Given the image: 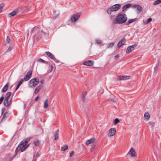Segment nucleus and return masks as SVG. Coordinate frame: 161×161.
I'll use <instances>...</instances> for the list:
<instances>
[{"label":"nucleus","mask_w":161,"mask_h":161,"mask_svg":"<svg viewBox=\"0 0 161 161\" xmlns=\"http://www.w3.org/2000/svg\"><path fill=\"white\" fill-rule=\"evenodd\" d=\"M24 81V79L23 78H21L19 82L18 83V84H17V86L16 87L15 90V91H16L18 90V89L19 88V87L21 85L22 83Z\"/></svg>","instance_id":"nucleus-22"},{"label":"nucleus","mask_w":161,"mask_h":161,"mask_svg":"<svg viewBox=\"0 0 161 161\" xmlns=\"http://www.w3.org/2000/svg\"><path fill=\"white\" fill-rule=\"evenodd\" d=\"M4 97H2L0 98V104L2 103L3 101L4 100Z\"/></svg>","instance_id":"nucleus-44"},{"label":"nucleus","mask_w":161,"mask_h":161,"mask_svg":"<svg viewBox=\"0 0 161 161\" xmlns=\"http://www.w3.org/2000/svg\"><path fill=\"white\" fill-rule=\"evenodd\" d=\"M45 53L50 58L53 60L55 62L58 63L59 61L54 56L49 52H46Z\"/></svg>","instance_id":"nucleus-6"},{"label":"nucleus","mask_w":161,"mask_h":161,"mask_svg":"<svg viewBox=\"0 0 161 161\" xmlns=\"http://www.w3.org/2000/svg\"><path fill=\"white\" fill-rule=\"evenodd\" d=\"M11 49H12L11 47H9L8 48V49L6 51L5 53L8 52L9 51H10L11 50Z\"/></svg>","instance_id":"nucleus-49"},{"label":"nucleus","mask_w":161,"mask_h":161,"mask_svg":"<svg viewBox=\"0 0 161 161\" xmlns=\"http://www.w3.org/2000/svg\"><path fill=\"white\" fill-rule=\"evenodd\" d=\"M134 50V49H133V48H132L130 46L128 47L126 49V54L129 53L131 51H133Z\"/></svg>","instance_id":"nucleus-24"},{"label":"nucleus","mask_w":161,"mask_h":161,"mask_svg":"<svg viewBox=\"0 0 161 161\" xmlns=\"http://www.w3.org/2000/svg\"><path fill=\"white\" fill-rule=\"evenodd\" d=\"M125 38H123L121 40L119 41L118 44V46L120 48L123 45H124L125 44Z\"/></svg>","instance_id":"nucleus-15"},{"label":"nucleus","mask_w":161,"mask_h":161,"mask_svg":"<svg viewBox=\"0 0 161 161\" xmlns=\"http://www.w3.org/2000/svg\"><path fill=\"white\" fill-rule=\"evenodd\" d=\"M39 96H37L35 99V100L36 101H37L39 99Z\"/></svg>","instance_id":"nucleus-53"},{"label":"nucleus","mask_w":161,"mask_h":161,"mask_svg":"<svg viewBox=\"0 0 161 161\" xmlns=\"http://www.w3.org/2000/svg\"><path fill=\"white\" fill-rule=\"evenodd\" d=\"M119 122V119L118 118H116L114 119V125H116Z\"/></svg>","instance_id":"nucleus-38"},{"label":"nucleus","mask_w":161,"mask_h":161,"mask_svg":"<svg viewBox=\"0 0 161 161\" xmlns=\"http://www.w3.org/2000/svg\"><path fill=\"white\" fill-rule=\"evenodd\" d=\"M161 3V0H157L153 3V5H156Z\"/></svg>","instance_id":"nucleus-36"},{"label":"nucleus","mask_w":161,"mask_h":161,"mask_svg":"<svg viewBox=\"0 0 161 161\" xmlns=\"http://www.w3.org/2000/svg\"><path fill=\"white\" fill-rule=\"evenodd\" d=\"M136 153L134 150V149L133 148H131L130 151L128 153L129 154H130L131 156L132 157H135L136 156Z\"/></svg>","instance_id":"nucleus-16"},{"label":"nucleus","mask_w":161,"mask_h":161,"mask_svg":"<svg viewBox=\"0 0 161 161\" xmlns=\"http://www.w3.org/2000/svg\"><path fill=\"white\" fill-rule=\"evenodd\" d=\"M74 151H73L71 152V153L70 154V157H72L74 155Z\"/></svg>","instance_id":"nucleus-51"},{"label":"nucleus","mask_w":161,"mask_h":161,"mask_svg":"<svg viewBox=\"0 0 161 161\" xmlns=\"http://www.w3.org/2000/svg\"><path fill=\"white\" fill-rule=\"evenodd\" d=\"M86 95L87 92L85 91L83 92L82 94V100L84 103L86 102L85 98L86 97Z\"/></svg>","instance_id":"nucleus-23"},{"label":"nucleus","mask_w":161,"mask_h":161,"mask_svg":"<svg viewBox=\"0 0 161 161\" xmlns=\"http://www.w3.org/2000/svg\"><path fill=\"white\" fill-rule=\"evenodd\" d=\"M116 132V129L115 128L110 129L109 130L108 135L110 136H113L115 135Z\"/></svg>","instance_id":"nucleus-9"},{"label":"nucleus","mask_w":161,"mask_h":161,"mask_svg":"<svg viewBox=\"0 0 161 161\" xmlns=\"http://www.w3.org/2000/svg\"><path fill=\"white\" fill-rule=\"evenodd\" d=\"M68 148V146L67 145H65L64 146L61 147V150L62 151H65L67 150Z\"/></svg>","instance_id":"nucleus-32"},{"label":"nucleus","mask_w":161,"mask_h":161,"mask_svg":"<svg viewBox=\"0 0 161 161\" xmlns=\"http://www.w3.org/2000/svg\"><path fill=\"white\" fill-rule=\"evenodd\" d=\"M94 64V61L92 60H88L84 62L83 64L86 65L87 66H92Z\"/></svg>","instance_id":"nucleus-12"},{"label":"nucleus","mask_w":161,"mask_h":161,"mask_svg":"<svg viewBox=\"0 0 161 161\" xmlns=\"http://www.w3.org/2000/svg\"><path fill=\"white\" fill-rule=\"evenodd\" d=\"M80 17V15H78L76 14H73L70 19L71 22L72 23H75L79 19Z\"/></svg>","instance_id":"nucleus-5"},{"label":"nucleus","mask_w":161,"mask_h":161,"mask_svg":"<svg viewBox=\"0 0 161 161\" xmlns=\"http://www.w3.org/2000/svg\"><path fill=\"white\" fill-rule=\"evenodd\" d=\"M37 160V158L35 157V156H34V157H33V161H36Z\"/></svg>","instance_id":"nucleus-52"},{"label":"nucleus","mask_w":161,"mask_h":161,"mask_svg":"<svg viewBox=\"0 0 161 161\" xmlns=\"http://www.w3.org/2000/svg\"><path fill=\"white\" fill-rule=\"evenodd\" d=\"M111 7L114 11H115L118 10L120 8L121 5L119 4H116L113 5Z\"/></svg>","instance_id":"nucleus-11"},{"label":"nucleus","mask_w":161,"mask_h":161,"mask_svg":"<svg viewBox=\"0 0 161 161\" xmlns=\"http://www.w3.org/2000/svg\"><path fill=\"white\" fill-rule=\"evenodd\" d=\"M96 141V139L94 138H92L88 140L86 142V144L87 145H89L90 144L92 143L95 142Z\"/></svg>","instance_id":"nucleus-13"},{"label":"nucleus","mask_w":161,"mask_h":161,"mask_svg":"<svg viewBox=\"0 0 161 161\" xmlns=\"http://www.w3.org/2000/svg\"><path fill=\"white\" fill-rule=\"evenodd\" d=\"M18 12V10H15L10 13L9 15L10 16H13L16 15Z\"/></svg>","instance_id":"nucleus-25"},{"label":"nucleus","mask_w":161,"mask_h":161,"mask_svg":"<svg viewBox=\"0 0 161 161\" xmlns=\"http://www.w3.org/2000/svg\"><path fill=\"white\" fill-rule=\"evenodd\" d=\"M42 87V86L41 85H40L37 86L35 89L34 93L35 94H37L39 92L40 90L41 89Z\"/></svg>","instance_id":"nucleus-17"},{"label":"nucleus","mask_w":161,"mask_h":161,"mask_svg":"<svg viewBox=\"0 0 161 161\" xmlns=\"http://www.w3.org/2000/svg\"><path fill=\"white\" fill-rule=\"evenodd\" d=\"M126 15L125 14H120L118 15L116 18L115 24H121L125 22L127 20Z\"/></svg>","instance_id":"nucleus-2"},{"label":"nucleus","mask_w":161,"mask_h":161,"mask_svg":"<svg viewBox=\"0 0 161 161\" xmlns=\"http://www.w3.org/2000/svg\"><path fill=\"white\" fill-rule=\"evenodd\" d=\"M33 32H35L36 34L33 36V38L34 40L38 41L41 39V36H42L40 35V31L37 27H35L33 28L31 30V34Z\"/></svg>","instance_id":"nucleus-3"},{"label":"nucleus","mask_w":161,"mask_h":161,"mask_svg":"<svg viewBox=\"0 0 161 161\" xmlns=\"http://www.w3.org/2000/svg\"><path fill=\"white\" fill-rule=\"evenodd\" d=\"M31 138V137H29L24 139L21 142L16 149L15 156L17 155L19 151L21 152H24L29 146L30 144H27L30 141Z\"/></svg>","instance_id":"nucleus-1"},{"label":"nucleus","mask_w":161,"mask_h":161,"mask_svg":"<svg viewBox=\"0 0 161 161\" xmlns=\"http://www.w3.org/2000/svg\"><path fill=\"white\" fill-rule=\"evenodd\" d=\"M28 35H29V33H28L27 34V36H28Z\"/></svg>","instance_id":"nucleus-57"},{"label":"nucleus","mask_w":161,"mask_h":161,"mask_svg":"<svg viewBox=\"0 0 161 161\" xmlns=\"http://www.w3.org/2000/svg\"><path fill=\"white\" fill-rule=\"evenodd\" d=\"M4 4L3 3L0 4V12L2 11L3 8L4 7Z\"/></svg>","instance_id":"nucleus-41"},{"label":"nucleus","mask_w":161,"mask_h":161,"mask_svg":"<svg viewBox=\"0 0 161 161\" xmlns=\"http://www.w3.org/2000/svg\"><path fill=\"white\" fill-rule=\"evenodd\" d=\"M34 144L35 146L38 147L40 146L41 143L40 140L37 139L34 141Z\"/></svg>","instance_id":"nucleus-21"},{"label":"nucleus","mask_w":161,"mask_h":161,"mask_svg":"<svg viewBox=\"0 0 161 161\" xmlns=\"http://www.w3.org/2000/svg\"><path fill=\"white\" fill-rule=\"evenodd\" d=\"M3 115L2 118V121L5 120L7 117H9L10 114L8 112H6Z\"/></svg>","instance_id":"nucleus-14"},{"label":"nucleus","mask_w":161,"mask_h":161,"mask_svg":"<svg viewBox=\"0 0 161 161\" xmlns=\"http://www.w3.org/2000/svg\"><path fill=\"white\" fill-rule=\"evenodd\" d=\"M59 130L58 129L55 132L54 138V140H56L58 139L59 137Z\"/></svg>","instance_id":"nucleus-20"},{"label":"nucleus","mask_w":161,"mask_h":161,"mask_svg":"<svg viewBox=\"0 0 161 161\" xmlns=\"http://www.w3.org/2000/svg\"><path fill=\"white\" fill-rule=\"evenodd\" d=\"M95 145H93V146H92V148H94V147H95Z\"/></svg>","instance_id":"nucleus-56"},{"label":"nucleus","mask_w":161,"mask_h":161,"mask_svg":"<svg viewBox=\"0 0 161 161\" xmlns=\"http://www.w3.org/2000/svg\"><path fill=\"white\" fill-rule=\"evenodd\" d=\"M114 44V43L113 42H112L110 43L108 45V47H112Z\"/></svg>","instance_id":"nucleus-47"},{"label":"nucleus","mask_w":161,"mask_h":161,"mask_svg":"<svg viewBox=\"0 0 161 161\" xmlns=\"http://www.w3.org/2000/svg\"><path fill=\"white\" fill-rule=\"evenodd\" d=\"M11 95V92H7L5 95V99L8 100Z\"/></svg>","instance_id":"nucleus-28"},{"label":"nucleus","mask_w":161,"mask_h":161,"mask_svg":"<svg viewBox=\"0 0 161 161\" xmlns=\"http://www.w3.org/2000/svg\"><path fill=\"white\" fill-rule=\"evenodd\" d=\"M159 61H158V62H157V64H156V66L154 67V70H157V69H158V68L159 66Z\"/></svg>","instance_id":"nucleus-40"},{"label":"nucleus","mask_w":161,"mask_h":161,"mask_svg":"<svg viewBox=\"0 0 161 161\" xmlns=\"http://www.w3.org/2000/svg\"><path fill=\"white\" fill-rule=\"evenodd\" d=\"M6 41L8 43L9 42H10V37L8 36H7V39H6Z\"/></svg>","instance_id":"nucleus-43"},{"label":"nucleus","mask_w":161,"mask_h":161,"mask_svg":"<svg viewBox=\"0 0 161 161\" xmlns=\"http://www.w3.org/2000/svg\"><path fill=\"white\" fill-rule=\"evenodd\" d=\"M44 82V80H41L40 82L42 84H43Z\"/></svg>","instance_id":"nucleus-54"},{"label":"nucleus","mask_w":161,"mask_h":161,"mask_svg":"<svg viewBox=\"0 0 161 161\" xmlns=\"http://www.w3.org/2000/svg\"><path fill=\"white\" fill-rule=\"evenodd\" d=\"M32 71H29L25 76L24 79L25 81L28 80L31 77Z\"/></svg>","instance_id":"nucleus-8"},{"label":"nucleus","mask_w":161,"mask_h":161,"mask_svg":"<svg viewBox=\"0 0 161 161\" xmlns=\"http://www.w3.org/2000/svg\"><path fill=\"white\" fill-rule=\"evenodd\" d=\"M39 82V79L36 77L31 79L28 82V85L31 88L36 86Z\"/></svg>","instance_id":"nucleus-4"},{"label":"nucleus","mask_w":161,"mask_h":161,"mask_svg":"<svg viewBox=\"0 0 161 161\" xmlns=\"http://www.w3.org/2000/svg\"><path fill=\"white\" fill-rule=\"evenodd\" d=\"M119 57V56L118 55H116L115 56V59H117V58H118Z\"/></svg>","instance_id":"nucleus-55"},{"label":"nucleus","mask_w":161,"mask_h":161,"mask_svg":"<svg viewBox=\"0 0 161 161\" xmlns=\"http://www.w3.org/2000/svg\"><path fill=\"white\" fill-rule=\"evenodd\" d=\"M49 69H50V70H55V66L54 64L49 65Z\"/></svg>","instance_id":"nucleus-27"},{"label":"nucleus","mask_w":161,"mask_h":161,"mask_svg":"<svg viewBox=\"0 0 161 161\" xmlns=\"http://www.w3.org/2000/svg\"><path fill=\"white\" fill-rule=\"evenodd\" d=\"M152 20V18H150L147 19V20L146 21V23H149Z\"/></svg>","instance_id":"nucleus-45"},{"label":"nucleus","mask_w":161,"mask_h":161,"mask_svg":"<svg viewBox=\"0 0 161 161\" xmlns=\"http://www.w3.org/2000/svg\"><path fill=\"white\" fill-rule=\"evenodd\" d=\"M37 61L38 62L46 63L47 64H49V62L45 61V60H44L42 59L41 58H39V59H38L37 60Z\"/></svg>","instance_id":"nucleus-26"},{"label":"nucleus","mask_w":161,"mask_h":161,"mask_svg":"<svg viewBox=\"0 0 161 161\" xmlns=\"http://www.w3.org/2000/svg\"><path fill=\"white\" fill-rule=\"evenodd\" d=\"M9 83H7L4 86L2 90V92H6L8 90V86H9Z\"/></svg>","instance_id":"nucleus-18"},{"label":"nucleus","mask_w":161,"mask_h":161,"mask_svg":"<svg viewBox=\"0 0 161 161\" xmlns=\"http://www.w3.org/2000/svg\"><path fill=\"white\" fill-rule=\"evenodd\" d=\"M113 11H114V10H113V9H112V7H111L110 8H108V9L107 10V12L109 14H111L112 12Z\"/></svg>","instance_id":"nucleus-33"},{"label":"nucleus","mask_w":161,"mask_h":161,"mask_svg":"<svg viewBox=\"0 0 161 161\" xmlns=\"http://www.w3.org/2000/svg\"><path fill=\"white\" fill-rule=\"evenodd\" d=\"M96 41L97 43L98 44H100L102 43L101 41L99 39H96Z\"/></svg>","instance_id":"nucleus-42"},{"label":"nucleus","mask_w":161,"mask_h":161,"mask_svg":"<svg viewBox=\"0 0 161 161\" xmlns=\"http://www.w3.org/2000/svg\"><path fill=\"white\" fill-rule=\"evenodd\" d=\"M48 106V100L47 99L44 102V108H47Z\"/></svg>","instance_id":"nucleus-31"},{"label":"nucleus","mask_w":161,"mask_h":161,"mask_svg":"<svg viewBox=\"0 0 161 161\" xmlns=\"http://www.w3.org/2000/svg\"><path fill=\"white\" fill-rule=\"evenodd\" d=\"M5 108H3L2 109V114L3 115L5 111Z\"/></svg>","instance_id":"nucleus-50"},{"label":"nucleus","mask_w":161,"mask_h":161,"mask_svg":"<svg viewBox=\"0 0 161 161\" xmlns=\"http://www.w3.org/2000/svg\"><path fill=\"white\" fill-rule=\"evenodd\" d=\"M108 100L109 101H111L113 102H115L118 100V99L114 98H109Z\"/></svg>","instance_id":"nucleus-34"},{"label":"nucleus","mask_w":161,"mask_h":161,"mask_svg":"<svg viewBox=\"0 0 161 161\" xmlns=\"http://www.w3.org/2000/svg\"><path fill=\"white\" fill-rule=\"evenodd\" d=\"M144 117L147 119H148L150 117V115L147 112H146L144 114Z\"/></svg>","instance_id":"nucleus-35"},{"label":"nucleus","mask_w":161,"mask_h":161,"mask_svg":"<svg viewBox=\"0 0 161 161\" xmlns=\"http://www.w3.org/2000/svg\"><path fill=\"white\" fill-rule=\"evenodd\" d=\"M12 98H11L9 101H8V107L10 106L12 103Z\"/></svg>","instance_id":"nucleus-48"},{"label":"nucleus","mask_w":161,"mask_h":161,"mask_svg":"<svg viewBox=\"0 0 161 161\" xmlns=\"http://www.w3.org/2000/svg\"><path fill=\"white\" fill-rule=\"evenodd\" d=\"M136 19H137L136 18H134L133 19H129L128 20V23L127 25H129V24L136 21Z\"/></svg>","instance_id":"nucleus-30"},{"label":"nucleus","mask_w":161,"mask_h":161,"mask_svg":"<svg viewBox=\"0 0 161 161\" xmlns=\"http://www.w3.org/2000/svg\"><path fill=\"white\" fill-rule=\"evenodd\" d=\"M41 152L40 150H39L36 153V154L34 156L36 158L39 157L41 155Z\"/></svg>","instance_id":"nucleus-39"},{"label":"nucleus","mask_w":161,"mask_h":161,"mask_svg":"<svg viewBox=\"0 0 161 161\" xmlns=\"http://www.w3.org/2000/svg\"><path fill=\"white\" fill-rule=\"evenodd\" d=\"M134 8H136L139 14L141 13L142 9V7L140 5H134L132 7Z\"/></svg>","instance_id":"nucleus-10"},{"label":"nucleus","mask_w":161,"mask_h":161,"mask_svg":"<svg viewBox=\"0 0 161 161\" xmlns=\"http://www.w3.org/2000/svg\"><path fill=\"white\" fill-rule=\"evenodd\" d=\"M138 44V43H135L134 45H133L131 46H130L132 48H133V49H134V48L136 47Z\"/></svg>","instance_id":"nucleus-46"},{"label":"nucleus","mask_w":161,"mask_h":161,"mask_svg":"<svg viewBox=\"0 0 161 161\" xmlns=\"http://www.w3.org/2000/svg\"><path fill=\"white\" fill-rule=\"evenodd\" d=\"M132 4L130 3H129L125 5L122 8V11H124L126 9L130 7Z\"/></svg>","instance_id":"nucleus-19"},{"label":"nucleus","mask_w":161,"mask_h":161,"mask_svg":"<svg viewBox=\"0 0 161 161\" xmlns=\"http://www.w3.org/2000/svg\"><path fill=\"white\" fill-rule=\"evenodd\" d=\"M40 35L42 36H45L47 34V33L43 31H40Z\"/></svg>","instance_id":"nucleus-37"},{"label":"nucleus","mask_w":161,"mask_h":161,"mask_svg":"<svg viewBox=\"0 0 161 161\" xmlns=\"http://www.w3.org/2000/svg\"><path fill=\"white\" fill-rule=\"evenodd\" d=\"M3 104L5 107H8V100L5 99L3 102Z\"/></svg>","instance_id":"nucleus-29"},{"label":"nucleus","mask_w":161,"mask_h":161,"mask_svg":"<svg viewBox=\"0 0 161 161\" xmlns=\"http://www.w3.org/2000/svg\"><path fill=\"white\" fill-rule=\"evenodd\" d=\"M130 76L128 75H120L118 77V79L119 80H129L130 78Z\"/></svg>","instance_id":"nucleus-7"}]
</instances>
